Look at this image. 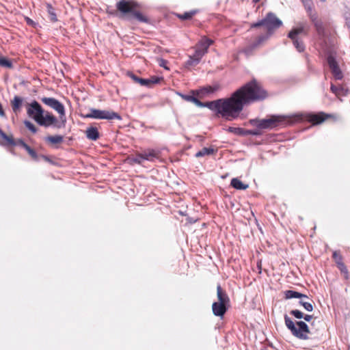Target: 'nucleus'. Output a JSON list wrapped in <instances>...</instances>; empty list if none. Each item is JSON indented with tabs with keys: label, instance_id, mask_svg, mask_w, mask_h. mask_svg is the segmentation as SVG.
I'll return each instance as SVG.
<instances>
[{
	"label": "nucleus",
	"instance_id": "1",
	"mask_svg": "<svg viewBox=\"0 0 350 350\" xmlns=\"http://www.w3.org/2000/svg\"><path fill=\"white\" fill-rule=\"evenodd\" d=\"M267 97V92L259 82L252 79L234 92L226 98L202 103L200 107H207L217 115L228 120L237 118L245 105L262 100Z\"/></svg>",
	"mask_w": 350,
	"mask_h": 350
},
{
	"label": "nucleus",
	"instance_id": "2",
	"mask_svg": "<svg viewBox=\"0 0 350 350\" xmlns=\"http://www.w3.org/2000/svg\"><path fill=\"white\" fill-rule=\"evenodd\" d=\"M301 120H302V116L299 114L293 116H271L265 119H251L250 123L256 126L259 130L273 129L280 126H284Z\"/></svg>",
	"mask_w": 350,
	"mask_h": 350
},
{
	"label": "nucleus",
	"instance_id": "3",
	"mask_svg": "<svg viewBox=\"0 0 350 350\" xmlns=\"http://www.w3.org/2000/svg\"><path fill=\"white\" fill-rule=\"evenodd\" d=\"M282 25V22L273 12H268L265 17L251 25L252 28L265 26L267 29V33L259 36L254 42L253 46L256 47L266 41L273 33V31Z\"/></svg>",
	"mask_w": 350,
	"mask_h": 350
},
{
	"label": "nucleus",
	"instance_id": "4",
	"mask_svg": "<svg viewBox=\"0 0 350 350\" xmlns=\"http://www.w3.org/2000/svg\"><path fill=\"white\" fill-rule=\"evenodd\" d=\"M284 322L286 327L291 334L296 338L301 340H308V334L310 333L308 325L302 321L294 323L287 314H285Z\"/></svg>",
	"mask_w": 350,
	"mask_h": 350
},
{
	"label": "nucleus",
	"instance_id": "5",
	"mask_svg": "<svg viewBox=\"0 0 350 350\" xmlns=\"http://www.w3.org/2000/svg\"><path fill=\"white\" fill-rule=\"evenodd\" d=\"M85 118H94L99 120H122L121 116L116 112L107 110H100L92 108L90 113L83 116Z\"/></svg>",
	"mask_w": 350,
	"mask_h": 350
},
{
	"label": "nucleus",
	"instance_id": "6",
	"mask_svg": "<svg viewBox=\"0 0 350 350\" xmlns=\"http://www.w3.org/2000/svg\"><path fill=\"white\" fill-rule=\"evenodd\" d=\"M307 33V31L304 26L293 28L288 33V38L292 40L294 46L300 53L305 50V45L299 36L300 34L306 36Z\"/></svg>",
	"mask_w": 350,
	"mask_h": 350
},
{
	"label": "nucleus",
	"instance_id": "7",
	"mask_svg": "<svg viewBox=\"0 0 350 350\" xmlns=\"http://www.w3.org/2000/svg\"><path fill=\"white\" fill-rule=\"evenodd\" d=\"M40 100L46 105L53 109L59 114L60 119L62 120V123L64 124L66 120L65 116V108L64 105L62 103H60L58 100L54 98L42 97Z\"/></svg>",
	"mask_w": 350,
	"mask_h": 350
},
{
	"label": "nucleus",
	"instance_id": "8",
	"mask_svg": "<svg viewBox=\"0 0 350 350\" xmlns=\"http://www.w3.org/2000/svg\"><path fill=\"white\" fill-rule=\"evenodd\" d=\"M44 110L40 105V104L36 100L32 101L31 103L27 104V115L33 118L38 124H43L41 121L40 118L44 115Z\"/></svg>",
	"mask_w": 350,
	"mask_h": 350
},
{
	"label": "nucleus",
	"instance_id": "9",
	"mask_svg": "<svg viewBox=\"0 0 350 350\" xmlns=\"http://www.w3.org/2000/svg\"><path fill=\"white\" fill-rule=\"evenodd\" d=\"M137 4L133 1L120 0L116 3V8L124 14H130L137 8Z\"/></svg>",
	"mask_w": 350,
	"mask_h": 350
},
{
	"label": "nucleus",
	"instance_id": "10",
	"mask_svg": "<svg viewBox=\"0 0 350 350\" xmlns=\"http://www.w3.org/2000/svg\"><path fill=\"white\" fill-rule=\"evenodd\" d=\"M132 79L137 83L142 86L152 88L154 84L159 83L162 79V77L152 76L149 79L140 78L135 75H131Z\"/></svg>",
	"mask_w": 350,
	"mask_h": 350
},
{
	"label": "nucleus",
	"instance_id": "11",
	"mask_svg": "<svg viewBox=\"0 0 350 350\" xmlns=\"http://www.w3.org/2000/svg\"><path fill=\"white\" fill-rule=\"evenodd\" d=\"M41 121L44 122L43 124H38L40 126L48 127L51 125H54L57 128H60L61 126L59 124H57V120L56 117H55L52 113H51L49 111H44V115L42 116L40 118Z\"/></svg>",
	"mask_w": 350,
	"mask_h": 350
},
{
	"label": "nucleus",
	"instance_id": "12",
	"mask_svg": "<svg viewBox=\"0 0 350 350\" xmlns=\"http://www.w3.org/2000/svg\"><path fill=\"white\" fill-rule=\"evenodd\" d=\"M228 131L231 133H235L239 135L247 136V135H254L258 136L261 135V132L258 129H244L241 128H235V127H229Z\"/></svg>",
	"mask_w": 350,
	"mask_h": 350
},
{
	"label": "nucleus",
	"instance_id": "13",
	"mask_svg": "<svg viewBox=\"0 0 350 350\" xmlns=\"http://www.w3.org/2000/svg\"><path fill=\"white\" fill-rule=\"evenodd\" d=\"M228 307L229 306L215 301L212 304L213 313L215 316L222 318L227 312Z\"/></svg>",
	"mask_w": 350,
	"mask_h": 350
},
{
	"label": "nucleus",
	"instance_id": "14",
	"mask_svg": "<svg viewBox=\"0 0 350 350\" xmlns=\"http://www.w3.org/2000/svg\"><path fill=\"white\" fill-rule=\"evenodd\" d=\"M217 296L218 299V301H216L217 303H221L222 304L229 306L230 299L227 293L222 289L219 284L217 286Z\"/></svg>",
	"mask_w": 350,
	"mask_h": 350
},
{
	"label": "nucleus",
	"instance_id": "15",
	"mask_svg": "<svg viewBox=\"0 0 350 350\" xmlns=\"http://www.w3.org/2000/svg\"><path fill=\"white\" fill-rule=\"evenodd\" d=\"M213 41L212 40L204 37L197 44L196 49L204 52V55H205L208 52V47L213 44Z\"/></svg>",
	"mask_w": 350,
	"mask_h": 350
},
{
	"label": "nucleus",
	"instance_id": "16",
	"mask_svg": "<svg viewBox=\"0 0 350 350\" xmlns=\"http://www.w3.org/2000/svg\"><path fill=\"white\" fill-rule=\"evenodd\" d=\"M85 134H86V137L88 139L92 140V141L97 140L100 137V134L98 131V129L96 127H94V126H90V127L88 128V129L85 131Z\"/></svg>",
	"mask_w": 350,
	"mask_h": 350
},
{
	"label": "nucleus",
	"instance_id": "17",
	"mask_svg": "<svg viewBox=\"0 0 350 350\" xmlns=\"http://www.w3.org/2000/svg\"><path fill=\"white\" fill-rule=\"evenodd\" d=\"M285 298L286 299H293V298H299V299H309L308 297L306 295L302 294L299 292L293 291V290H288L284 292Z\"/></svg>",
	"mask_w": 350,
	"mask_h": 350
},
{
	"label": "nucleus",
	"instance_id": "18",
	"mask_svg": "<svg viewBox=\"0 0 350 350\" xmlns=\"http://www.w3.org/2000/svg\"><path fill=\"white\" fill-rule=\"evenodd\" d=\"M23 102V99L18 96H15L13 100H11L12 108L14 113H17L20 111Z\"/></svg>",
	"mask_w": 350,
	"mask_h": 350
},
{
	"label": "nucleus",
	"instance_id": "19",
	"mask_svg": "<svg viewBox=\"0 0 350 350\" xmlns=\"http://www.w3.org/2000/svg\"><path fill=\"white\" fill-rule=\"evenodd\" d=\"M326 118L327 116L324 113L309 115L310 121L314 124H321L326 119Z\"/></svg>",
	"mask_w": 350,
	"mask_h": 350
},
{
	"label": "nucleus",
	"instance_id": "20",
	"mask_svg": "<svg viewBox=\"0 0 350 350\" xmlns=\"http://www.w3.org/2000/svg\"><path fill=\"white\" fill-rule=\"evenodd\" d=\"M230 185L238 190H245L248 188L249 185L244 184L237 178H234L231 180Z\"/></svg>",
	"mask_w": 350,
	"mask_h": 350
},
{
	"label": "nucleus",
	"instance_id": "21",
	"mask_svg": "<svg viewBox=\"0 0 350 350\" xmlns=\"http://www.w3.org/2000/svg\"><path fill=\"white\" fill-rule=\"evenodd\" d=\"M0 137L6 141L7 145L12 146H16V141L13 138L12 135H6L1 129H0Z\"/></svg>",
	"mask_w": 350,
	"mask_h": 350
},
{
	"label": "nucleus",
	"instance_id": "22",
	"mask_svg": "<svg viewBox=\"0 0 350 350\" xmlns=\"http://www.w3.org/2000/svg\"><path fill=\"white\" fill-rule=\"evenodd\" d=\"M180 96L185 100L193 103L198 107H200V105H202V102L200 100H198L196 97H195L192 95L180 94Z\"/></svg>",
	"mask_w": 350,
	"mask_h": 350
},
{
	"label": "nucleus",
	"instance_id": "23",
	"mask_svg": "<svg viewBox=\"0 0 350 350\" xmlns=\"http://www.w3.org/2000/svg\"><path fill=\"white\" fill-rule=\"evenodd\" d=\"M215 152V150L212 148H203L202 150L196 152V157L199 158L206 155H211Z\"/></svg>",
	"mask_w": 350,
	"mask_h": 350
},
{
	"label": "nucleus",
	"instance_id": "24",
	"mask_svg": "<svg viewBox=\"0 0 350 350\" xmlns=\"http://www.w3.org/2000/svg\"><path fill=\"white\" fill-rule=\"evenodd\" d=\"M197 12V10H193L183 14H178L177 17L183 21L189 20L191 19Z\"/></svg>",
	"mask_w": 350,
	"mask_h": 350
},
{
	"label": "nucleus",
	"instance_id": "25",
	"mask_svg": "<svg viewBox=\"0 0 350 350\" xmlns=\"http://www.w3.org/2000/svg\"><path fill=\"white\" fill-rule=\"evenodd\" d=\"M46 140L52 144H57L64 141V137L62 135H50L46 138Z\"/></svg>",
	"mask_w": 350,
	"mask_h": 350
},
{
	"label": "nucleus",
	"instance_id": "26",
	"mask_svg": "<svg viewBox=\"0 0 350 350\" xmlns=\"http://www.w3.org/2000/svg\"><path fill=\"white\" fill-rule=\"evenodd\" d=\"M327 61L331 71L339 67L338 64L336 62L335 57L332 55H328Z\"/></svg>",
	"mask_w": 350,
	"mask_h": 350
},
{
	"label": "nucleus",
	"instance_id": "27",
	"mask_svg": "<svg viewBox=\"0 0 350 350\" xmlns=\"http://www.w3.org/2000/svg\"><path fill=\"white\" fill-rule=\"evenodd\" d=\"M131 15L136 18L138 21L142 23H148V19L144 16L142 13L138 11H136L135 9L132 12Z\"/></svg>",
	"mask_w": 350,
	"mask_h": 350
},
{
	"label": "nucleus",
	"instance_id": "28",
	"mask_svg": "<svg viewBox=\"0 0 350 350\" xmlns=\"http://www.w3.org/2000/svg\"><path fill=\"white\" fill-rule=\"evenodd\" d=\"M314 26L319 36H325V29L323 27V22L321 20L317 23H315V24H314Z\"/></svg>",
	"mask_w": 350,
	"mask_h": 350
},
{
	"label": "nucleus",
	"instance_id": "29",
	"mask_svg": "<svg viewBox=\"0 0 350 350\" xmlns=\"http://www.w3.org/2000/svg\"><path fill=\"white\" fill-rule=\"evenodd\" d=\"M47 11L49 13V19L52 22L57 21L56 14L55 13L54 8L50 4H47Z\"/></svg>",
	"mask_w": 350,
	"mask_h": 350
},
{
	"label": "nucleus",
	"instance_id": "30",
	"mask_svg": "<svg viewBox=\"0 0 350 350\" xmlns=\"http://www.w3.org/2000/svg\"><path fill=\"white\" fill-rule=\"evenodd\" d=\"M142 154L143 159L144 160H148V161H152L154 158L157 157V153L155 152L154 150H150L147 152H145L142 153Z\"/></svg>",
	"mask_w": 350,
	"mask_h": 350
},
{
	"label": "nucleus",
	"instance_id": "31",
	"mask_svg": "<svg viewBox=\"0 0 350 350\" xmlns=\"http://www.w3.org/2000/svg\"><path fill=\"white\" fill-rule=\"evenodd\" d=\"M0 66L8 68H11L13 66L12 62L4 57H0Z\"/></svg>",
	"mask_w": 350,
	"mask_h": 350
},
{
	"label": "nucleus",
	"instance_id": "32",
	"mask_svg": "<svg viewBox=\"0 0 350 350\" xmlns=\"http://www.w3.org/2000/svg\"><path fill=\"white\" fill-rule=\"evenodd\" d=\"M200 63L198 59H196L195 57H193L192 55H190L189 57V59L185 62V66L187 68L196 66Z\"/></svg>",
	"mask_w": 350,
	"mask_h": 350
},
{
	"label": "nucleus",
	"instance_id": "33",
	"mask_svg": "<svg viewBox=\"0 0 350 350\" xmlns=\"http://www.w3.org/2000/svg\"><path fill=\"white\" fill-rule=\"evenodd\" d=\"M304 298L301 299V300L299 301V304L301 305L304 309L308 312H311L313 310V306L312 304L310 302L306 301L303 299Z\"/></svg>",
	"mask_w": 350,
	"mask_h": 350
},
{
	"label": "nucleus",
	"instance_id": "34",
	"mask_svg": "<svg viewBox=\"0 0 350 350\" xmlns=\"http://www.w3.org/2000/svg\"><path fill=\"white\" fill-rule=\"evenodd\" d=\"M331 72H332L334 77L335 78V79L340 80L342 79L343 75H342V71L339 67L336 69L332 70Z\"/></svg>",
	"mask_w": 350,
	"mask_h": 350
},
{
	"label": "nucleus",
	"instance_id": "35",
	"mask_svg": "<svg viewBox=\"0 0 350 350\" xmlns=\"http://www.w3.org/2000/svg\"><path fill=\"white\" fill-rule=\"evenodd\" d=\"M337 267L339 269L340 272L344 274L345 278H348V270L345 265L343 263V262L338 263L337 265Z\"/></svg>",
	"mask_w": 350,
	"mask_h": 350
},
{
	"label": "nucleus",
	"instance_id": "36",
	"mask_svg": "<svg viewBox=\"0 0 350 350\" xmlns=\"http://www.w3.org/2000/svg\"><path fill=\"white\" fill-rule=\"evenodd\" d=\"M24 124L25 125V126L29 130L31 131L33 133H36L37 132V128L36 127V126L31 123L30 121L29 120H25L24 122Z\"/></svg>",
	"mask_w": 350,
	"mask_h": 350
},
{
	"label": "nucleus",
	"instance_id": "37",
	"mask_svg": "<svg viewBox=\"0 0 350 350\" xmlns=\"http://www.w3.org/2000/svg\"><path fill=\"white\" fill-rule=\"evenodd\" d=\"M332 257H333L336 265H338V263L342 262V256L337 251H334L333 252Z\"/></svg>",
	"mask_w": 350,
	"mask_h": 350
},
{
	"label": "nucleus",
	"instance_id": "38",
	"mask_svg": "<svg viewBox=\"0 0 350 350\" xmlns=\"http://www.w3.org/2000/svg\"><path fill=\"white\" fill-rule=\"evenodd\" d=\"M303 5L306 10L307 14L313 12L312 9H313L314 5H313V2L312 0L310 1L304 3Z\"/></svg>",
	"mask_w": 350,
	"mask_h": 350
},
{
	"label": "nucleus",
	"instance_id": "39",
	"mask_svg": "<svg viewBox=\"0 0 350 350\" xmlns=\"http://www.w3.org/2000/svg\"><path fill=\"white\" fill-rule=\"evenodd\" d=\"M290 314L298 319H303L304 314L302 312H301L299 310H292L290 312Z\"/></svg>",
	"mask_w": 350,
	"mask_h": 350
},
{
	"label": "nucleus",
	"instance_id": "40",
	"mask_svg": "<svg viewBox=\"0 0 350 350\" xmlns=\"http://www.w3.org/2000/svg\"><path fill=\"white\" fill-rule=\"evenodd\" d=\"M331 91L336 94V96H340V93L339 92V90H343V88L340 86L337 87L333 84L331 85Z\"/></svg>",
	"mask_w": 350,
	"mask_h": 350
},
{
	"label": "nucleus",
	"instance_id": "41",
	"mask_svg": "<svg viewBox=\"0 0 350 350\" xmlns=\"http://www.w3.org/2000/svg\"><path fill=\"white\" fill-rule=\"evenodd\" d=\"M204 52H202L198 49H196L194 54L192 55L193 57H195L198 61L200 62L201 59L204 56Z\"/></svg>",
	"mask_w": 350,
	"mask_h": 350
},
{
	"label": "nucleus",
	"instance_id": "42",
	"mask_svg": "<svg viewBox=\"0 0 350 350\" xmlns=\"http://www.w3.org/2000/svg\"><path fill=\"white\" fill-rule=\"evenodd\" d=\"M308 16L310 18L312 23H313V25L315 24V23H317L318 21H320L318 19L317 14L315 12L308 14Z\"/></svg>",
	"mask_w": 350,
	"mask_h": 350
},
{
	"label": "nucleus",
	"instance_id": "43",
	"mask_svg": "<svg viewBox=\"0 0 350 350\" xmlns=\"http://www.w3.org/2000/svg\"><path fill=\"white\" fill-rule=\"evenodd\" d=\"M167 64V62L163 59H160L159 60V65L161 67H163L166 70H169V68L167 67L166 64Z\"/></svg>",
	"mask_w": 350,
	"mask_h": 350
},
{
	"label": "nucleus",
	"instance_id": "44",
	"mask_svg": "<svg viewBox=\"0 0 350 350\" xmlns=\"http://www.w3.org/2000/svg\"><path fill=\"white\" fill-rule=\"evenodd\" d=\"M135 162L141 164L144 159H143L142 154H138L136 158L134 159Z\"/></svg>",
	"mask_w": 350,
	"mask_h": 350
},
{
	"label": "nucleus",
	"instance_id": "45",
	"mask_svg": "<svg viewBox=\"0 0 350 350\" xmlns=\"http://www.w3.org/2000/svg\"><path fill=\"white\" fill-rule=\"evenodd\" d=\"M29 154L31 157L32 159L34 160H38V154L36 152L32 149L30 152H29Z\"/></svg>",
	"mask_w": 350,
	"mask_h": 350
},
{
	"label": "nucleus",
	"instance_id": "46",
	"mask_svg": "<svg viewBox=\"0 0 350 350\" xmlns=\"http://www.w3.org/2000/svg\"><path fill=\"white\" fill-rule=\"evenodd\" d=\"M216 88H213L211 86H208L205 88V90L206 91L207 93H213L214 92L216 91Z\"/></svg>",
	"mask_w": 350,
	"mask_h": 350
},
{
	"label": "nucleus",
	"instance_id": "47",
	"mask_svg": "<svg viewBox=\"0 0 350 350\" xmlns=\"http://www.w3.org/2000/svg\"><path fill=\"white\" fill-rule=\"evenodd\" d=\"M303 319L308 322H310L312 319V316L310 314H304Z\"/></svg>",
	"mask_w": 350,
	"mask_h": 350
},
{
	"label": "nucleus",
	"instance_id": "48",
	"mask_svg": "<svg viewBox=\"0 0 350 350\" xmlns=\"http://www.w3.org/2000/svg\"><path fill=\"white\" fill-rule=\"evenodd\" d=\"M346 25L349 29V31L350 33V16H347L346 17Z\"/></svg>",
	"mask_w": 350,
	"mask_h": 350
},
{
	"label": "nucleus",
	"instance_id": "49",
	"mask_svg": "<svg viewBox=\"0 0 350 350\" xmlns=\"http://www.w3.org/2000/svg\"><path fill=\"white\" fill-rule=\"evenodd\" d=\"M23 148H25L28 153L30 152L31 150H32V148L29 145H27L26 143L23 145Z\"/></svg>",
	"mask_w": 350,
	"mask_h": 350
},
{
	"label": "nucleus",
	"instance_id": "50",
	"mask_svg": "<svg viewBox=\"0 0 350 350\" xmlns=\"http://www.w3.org/2000/svg\"><path fill=\"white\" fill-rule=\"evenodd\" d=\"M23 148H25L28 153L30 152L31 150H32V148L29 145H27L26 143L23 145Z\"/></svg>",
	"mask_w": 350,
	"mask_h": 350
},
{
	"label": "nucleus",
	"instance_id": "51",
	"mask_svg": "<svg viewBox=\"0 0 350 350\" xmlns=\"http://www.w3.org/2000/svg\"><path fill=\"white\" fill-rule=\"evenodd\" d=\"M23 148H25L28 153L30 152L31 150H32V148L29 145H27L26 143L23 145Z\"/></svg>",
	"mask_w": 350,
	"mask_h": 350
},
{
	"label": "nucleus",
	"instance_id": "52",
	"mask_svg": "<svg viewBox=\"0 0 350 350\" xmlns=\"http://www.w3.org/2000/svg\"><path fill=\"white\" fill-rule=\"evenodd\" d=\"M16 145L21 146L22 147L25 144V142L21 139H19L17 141H16Z\"/></svg>",
	"mask_w": 350,
	"mask_h": 350
},
{
	"label": "nucleus",
	"instance_id": "53",
	"mask_svg": "<svg viewBox=\"0 0 350 350\" xmlns=\"http://www.w3.org/2000/svg\"><path fill=\"white\" fill-rule=\"evenodd\" d=\"M347 90H345L344 88H343V90H339V92L340 93V96H345L347 95Z\"/></svg>",
	"mask_w": 350,
	"mask_h": 350
},
{
	"label": "nucleus",
	"instance_id": "54",
	"mask_svg": "<svg viewBox=\"0 0 350 350\" xmlns=\"http://www.w3.org/2000/svg\"><path fill=\"white\" fill-rule=\"evenodd\" d=\"M260 1V0H253V2H254V3H258V2H259Z\"/></svg>",
	"mask_w": 350,
	"mask_h": 350
},
{
	"label": "nucleus",
	"instance_id": "55",
	"mask_svg": "<svg viewBox=\"0 0 350 350\" xmlns=\"http://www.w3.org/2000/svg\"><path fill=\"white\" fill-rule=\"evenodd\" d=\"M320 1H322V2H324V1H325V0H320Z\"/></svg>",
	"mask_w": 350,
	"mask_h": 350
}]
</instances>
